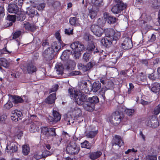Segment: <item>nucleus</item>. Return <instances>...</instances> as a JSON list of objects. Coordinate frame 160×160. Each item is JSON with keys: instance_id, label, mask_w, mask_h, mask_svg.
I'll use <instances>...</instances> for the list:
<instances>
[{"instance_id": "obj_1", "label": "nucleus", "mask_w": 160, "mask_h": 160, "mask_svg": "<svg viewBox=\"0 0 160 160\" xmlns=\"http://www.w3.org/2000/svg\"><path fill=\"white\" fill-rule=\"evenodd\" d=\"M68 93L70 97L72 98H73L75 102L78 105H82L87 100L86 95L81 91H76L74 89L69 88L68 89Z\"/></svg>"}, {"instance_id": "obj_2", "label": "nucleus", "mask_w": 160, "mask_h": 160, "mask_svg": "<svg viewBox=\"0 0 160 160\" xmlns=\"http://www.w3.org/2000/svg\"><path fill=\"white\" fill-rule=\"evenodd\" d=\"M70 47L72 50L73 54L76 59L79 58L81 55V52L85 49L83 45L78 41H75L71 44Z\"/></svg>"}, {"instance_id": "obj_3", "label": "nucleus", "mask_w": 160, "mask_h": 160, "mask_svg": "<svg viewBox=\"0 0 160 160\" xmlns=\"http://www.w3.org/2000/svg\"><path fill=\"white\" fill-rule=\"evenodd\" d=\"M104 32L106 37L110 38V39L114 41L118 40L120 38V32H115L113 29L107 28L105 29Z\"/></svg>"}, {"instance_id": "obj_4", "label": "nucleus", "mask_w": 160, "mask_h": 160, "mask_svg": "<svg viewBox=\"0 0 160 160\" xmlns=\"http://www.w3.org/2000/svg\"><path fill=\"white\" fill-rule=\"evenodd\" d=\"M122 117L121 113L118 111H116L108 118V120L114 125L117 126L121 122Z\"/></svg>"}, {"instance_id": "obj_5", "label": "nucleus", "mask_w": 160, "mask_h": 160, "mask_svg": "<svg viewBox=\"0 0 160 160\" xmlns=\"http://www.w3.org/2000/svg\"><path fill=\"white\" fill-rule=\"evenodd\" d=\"M116 5L112 8V11L114 14H118L126 8V5L122 0H114Z\"/></svg>"}, {"instance_id": "obj_6", "label": "nucleus", "mask_w": 160, "mask_h": 160, "mask_svg": "<svg viewBox=\"0 0 160 160\" xmlns=\"http://www.w3.org/2000/svg\"><path fill=\"white\" fill-rule=\"evenodd\" d=\"M56 135L55 128H54L44 127L41 128V135L45 138H49L51 136H55Z\"/></svg>"}, {"instance_id": "obj_7", "label": "nucleus", "mask_w": 160, "mask_h": 160, "mask_svg": "<svg viewBox=\"0 0 160 160\" xmlns=\"http://www.w3.org/2000/svg\"><path fill=\"white\" fill-rule=\"evenodd\" d=\"M80 150V148L74 142H71L68 145L66 151L70 155H73L78 154Z\"/></svg>"}, {"instance_id": "obj_8", "label": "nucleus", "mask_w": 160, "mask_h": 160, "mask_svg": "<svg viewBox=\"0 0 160 160\" xmlns=\"http://www.w3.org/2000/svg\"><path fill=\"white\" fill-rule=\"evenodd\" d=\"M23 72L24 73L32 74L37 70L36 67L32 63H27L23 65L22 68Z\"/></svg>"}, {"instance_id": "obj_9", "label": "nucleus", "mask_w": 160, "mask_h": 160, "mask_svg": "<svg viewBox=\"0 0 160 160\" xmlns=\"http://www.w3.org/2000/svg\"><path fill=\"white\" fill-rule=\"evenodd\" d=\"M52 114L53 117L49 116L48 118V122L51 124L58 122L60 120L61 118L60 114L56 111L53 110Z\"/></svg>"}, {"instance_id": "obj_10", "label": "nucleus", "mask_w": 160, "mask_h": 160, "mask_svg": "<svg viewBox=\"0 0 160 160\" xmlns=\"http://www.w3.org/2000/svg\"><path fill=\"white\" fill-rule=\"evenodd\" d=\"M91 30L95 35L98 37H101L103 32V30L102 28L95 25L91 26Z\"/></svg>"}, {"instance_id": "obj_11", "label": "nucleus", "mask_w": 160, "mask_h": 160, "mask_svg": "<svg viewBox=\"0 0 160 160\" xmlns=\"http://www.w3.org/2000/svg\"><path fill=\"white\" fill-rule=\"evenodd\" d=\"M54 53L52 49L48 48L44 51L43 55L46 60H50L53 58L54 56Z\"/></svg>"}, {"instance_id": "obj_12", "label": "nucleus", "mask_w": 160, "mask_h": 160, "mask_svg": "<svg viewBox=\"0 0 160 160\" xmlns=\"http://www.w3.org/2000/svg\"><path fill=\"white\" fill-rule=\"evenodd\" d=\"M10 143H8V145L6 148V150L8 152H16L18 150V144L14 142Z\"/></svg>"}, {"instance_id": "obj_13", "label": "nucleus", "mask_w": 160, "mask_h": 160, "mask_svg": "<svg viewBox=\"0 0 160 160\" xmlns=\"http://www.w3.org/2000/svg\"><path fill=\"white\" fill-rule=\"evenodd\" d=\"M122 48L125 50L130 49L132 46L131 39L129 38H125L122 44Z\"/></svg>"}, {"instance_id": "obj_14", "label": "nucleus", "mask_w": 160, "mask_h": 160, "mask_svg": "<svg viewBox=\"0 0 160 160\" xmlns=\"http://www.w3.org/2000/svg\"><path fill=\"white\" fill-rule=\"evenodd\" d=\"M93 64L91 62H89L86 65H84L81 63H78V67L80 70H82L84 72H86L93 67Z\"/></svg>"}, {"instance_id": "obj_15", "label": "nucleus", "mask_w": 160, "mask_h": 160, "mask_svg": "<svg viewBox=\"0 0 160 160\" xmlns=\"http://www.w3.org/2000/svg\"><path fill=\"white\" fill-rule=\"evenodd\" d=\"M8 7V11L10 13L17 14L19 12L17 5L15 3H11Z\"/></svg>"}, {"instance_id": "obj_16", "label": "nucleus", "mask_w": 160, "mask_h": 160, "mask_svg": "<svg viewBox=\"0 0 160 160\" xmlns=\"http://www.w3.org/2000/svg\"><path fill=\"white\" fill-rule=\"evenodd\" d=\"M104 19L107 21L108 23L111 24L115 23L116 21V18L113 16H109L107 12L103 14Z\"/></svg>"}, {"instance_id": "obj_17", "label": "nucleus", "mask_w": 160, "mask_h": 160, "mask_svg": "<svg viewBox=\"0 0 160 160\" xmlns=\"http://www.w3.org/2000/svg\"><path fill=\"white\" fill-rule=\"evenodd\" d=\"M95 48V46L94 43L92 42L89 43L87 47V50L88 51L91 52L92 54H99L100 51L97 48H96L95 50L93 51Z\"/></svg>"}, {"instance_id": "obj_18", "label": "nucleus", "mask_w": 160, "mask_h": 160, "mask_svg": "<svg viewBox=\"0 0 160 160\" xmlns=\"http://www.w3.org/2000/svg\"><path fill=\"white\" fill-rule=\"evenodd\" d=\"M99 11V8H95L94 7H92V9L89 10L88 16L91 19H94L97 16L98 12Z\"/></svg>"}, {"instance_id": "obj_19", "label": "nucleus", "mask_w": 160, "mask_h": 160, "mask_svg": "<svg viewBox=\"0 0 160 160\" xmlns=\"http://www.w3.org/2000/svg\"><path fill=\"white\" fill-rule=\"evenodd\" d=\"M123 144L124 142L121 137L119 136H116L115 138L112 142V146H114L118 145L120 147Z\"/></svg>"}, {"instance_id": "obj_20", "label": "nucleus", "mask_w": 160, "mask_h": 160, "mask_svg": "<svg viewBox=\"0 0 160 160\" xmlns=\"http://www.w3.org/2000/svg\"><path fill=\"white\" fill-rule=\"evenodd\" d=\"M101 43L106 47H109L112 43L115 44L116 41L106 38H103L101 40Z\"/></svg>"}, {"instance_id": "obj_21", "label": "nucleus", "mask_w": 160, "mask_h": 160, "mask_svg": "<svg viewBox=\"0 0 160 160\" xmlns=\"http://www.w3.org/2000/svg\"><path fill=\"white\" fill-rule=\"evenodd\" d=\"M26 13L31 17H34L35 15H39L37 11L35 10V8L33 7L28 8L27 10Z\"/></svg>"}, {"instance_id": "obj_22", "label": "nucleus", "mask_w": 160, "mask_h": 160, "mask_svg": "<svg viewBox=\"0 0 160 160\" xmlns=\"http://www.w3.org/2000/svg\"><path fill=\"white\" fill-rule=\"evenodd\" d=\"M61 41L55 42H53L52 45V48H50L52 49L53 52H58L61 48Z\"/></svg>"}, {"instance_id": "obj_23", "label": "nucleus", "mask_w": 160, "mask_h": 160, "mask_svg": "<svg viewBox=\"0 0 160 160\" xmlns=\"http://www.w3.org/2000/svg\"><path fill=\"white\" fill-rule=\"evenodd\" d=\"M82 105L84 109L87 111H92L94 108L93 104H91L87 100L85 101Z\"/></svg>"}, {"instance_id": "obj_24", "label": "nucleus", "mask_w": 160, "mask_h": 160, "mask_svg": "<svg viewBox=\"0 0 160 160\" xmlns=\"http://www.w3.org/2000/svg\"><path fill=\"white\" fill-rule=\"evenodd\" d=\"M101 87V84L98 82H95L91 85L90 91L96 92Z\"/></svg>"}, {"instance_id": "obj_25", "label": "nucleus", "mask_w": 160, "mask_h": 160, "mask_svg": "<svg viewBox=\"0 0 160 160\" xmlns=\"http://www.w3.org/2000/svg\"><path fill=\"white\" fill-rule=\"evenodd\" d=\"M71 52L69 50H65L61 56V59L63 61H67L69 59Z\"/></svg>"}, {"instance_id": "obj_26", "label": "nucleus", "mask_w": 160, "mask_h": 160, "mask_svg": "<svg viewBox=\"0 0 160 160\" xmlns=\"http://www.w3.org/2000/svg\"><path fill=\"white\" fill-rule=\"evenodd\" d=\"M122 55V53L119 52H116L113 55V58L110 59V62H112L113 64H115L117 61V60Z\"/></svg>"}, {"instance_id": "obj_27", "label": "nucleus", "mask_w": 160, "mask_h": 160, "mask_svg": "<svg viewBox=\"0 0 160 160\" xmlns=\"http://www.w3.org/2000/svg\"><path fill=\"white\" fill-rule=\"evenodd\" d=\"M56 98L55 93H53L50 94L45 100V102L48 104H52L54 102Z\"/></svg>"}, {"instance_id": "obj_28", "label": "nucleus", "mask_w": 160, "mask_h": 160, "mask_svg": "<svg viewBox=\"0 0 160 160\" xmlns=\"http://www.w3.org/2000/svg\"><path fill=\"white\" fill-rule=\"evenodd\" d=\"M89 158L92 160H94L99 158L102 154V152L100 151L92 152L89 154Z\"/></svg>"}, {"instance_id": "obj_29", "label": "nucleus", "mask_w": 160, "mask_h": 160, "mask_svg": "<svg viewBox=\"0 0 160 160\" xmlns=\"http://www.w3.org/2000/svg\"><path fill=\"white\" fill-rule=\"evenodd\" d=\"M39 123L38 122H33L29 128L30 131L34 133L38 131L39 130Z\"/></svg>"}, {"instance_id": "obj_30", "label": "nucleus", "mask_w": 160, "mask_h": 160, "mask_svg": "<svg viewBox=\"0 0 160 160\" xmlns=\"http://www.w3.org/2000/svg\"><path fill=\"white\" fill-rule=\"evenodd\" d=\"M22 27L26 30L33 31L35 29V26L34 25L30 24L29 22H25L22 24Z\"/></svg>"}, {"instance_id": "obj_31", "label": "nucleus", "mask_w": 160, "mask_h": 160, "mask_svg": "<svg viewBox=\"0 0 160 160\" xmlns=\"http://www.w3.org/2000/svg\"><path fill=\"white\" fill-rule=\"evenodd\" d=\"M152 91L154 92L157 93L159 92L160 90V84L157 82H155L152 84L151 88Z\"/></svg>"}, {"instance_id": "obj_32", "label": "nucleus", "mask_w": 160, "mask_h": 160, "mask_svg": "<svg viewBox=\"0 0 160 160\" xmlns=\"http://www.w3.org/2000/svg\"><path fill=\"white\" fill-rule=\"evenodd\" d=\"M87 100L95 106V104L99 102V99L97 96H94L92 97L89 98Z\"/></svg>"}, {"instance_id": "obj_33", "label": "nucleus", "mask_w": 160, "mask_h": 160, "mask_svg": "<svg viewBox=\"0 0 160 160\" xmlns=\"http://www.w3.org/2000/svg\"><path fill=\"white\" fill-rule=\"evenodd\" d=\"M103 0H92V4L94 5L93 7L98 8L103 5Z\"/></svg>"}, {"instance_id": "obj_34", "label": "nucleus", "mask_w": 160, "mask_h": 160, "mask_svg": "<svg viewBox=\"0 0 160 160\" xmlns=\"http://www.w3.org/2000/svg\"><path fill=\"white\" fill-rule=\"evenodd\" d=\"M69 22L72 25L77 26L80 25L78 20L76 17H71L70 18Z\"/></svg>"}, {"instance_id": "obj_35", "label": "nucleus", "mask_w": 160, "mask_h": 160, "mask_svg": "<svg viewBox=\"0 0 160 160\" xmlns=\"http://www.w3.org/2000/svg\"><path fill=\"white\" fill-rule=\"evenodd\" d=\"M98 133V131L96 130L94 131H90L87 133L86 135L87 137L90 138H93Z\"/></svg>"}, {"instance_id": "obj_36", "label": "nucleus", "mask_w": 160, "mask_h": 160, "mask_svg": "<svg viewBox=\"0 0 160 160\" xmlns=\"http://www.w3.org/2000/svg\"><path fill=\"white\" fill-rule=\"evenodd\" d=\"M0 65L5 68H7L9 66V63L5 58H0Z\"/></svg>"}, {"instance_id": "obj_37", "label": "nucleus", "mask_w": 160, "mask_h": 160, "mask_svg": "<svg viewBox=\"0 0 160 160\" xmlns=\"http://www.w3.org/2000/svg\"><path fill=\"white\" fill-rule=\"evenodd\" d=\"M67 61L68 66L67 68V69H72L75 66L76 63L73 61L68 59Z\"/></svg>"}, {"instance_id": "obj_38", "label": "nucleus", "mask_w": 160, "mask_h": 160, "mask_svg": "<svg viewBox=\"0 0 160 160\" xmlns=\"http://www.w3.org/2000/svg\"><path fill=\"white\" fill-rule=\"evenodd\" d=\"M22 152L25 155H28L30 152V148L28 145H25L22 146Z\"/></svg>"}, {"instance_id": "obj_39", "label": "nucleus", "mask_w": 160, "mask_h": 160, "mask_svg": "<svg viewBox=\"0 0 160 160\" xmlns=\"http://www.w3.org/2000/svg\"><path fill=\"white\" fill-rule=\"evenodd\" d=\"M48 3L49 5H51L53 7H57L59 6L60 3L58 1H54L53 0H48Z\"/></svg>"}, {"instance_id": "obj_40", "label": "nucleus", "mask_w": 160, "mask_h": 160, "mask_svg": "<svg viewBox=\"0 0 160 160\" xmlns=\"http://www.w3.org/2000/svg\"><path fill=\"white\" fill-rule=\"evenodd\" d=\"M81 147L82 148L90 149L91 147V144L87 141H85L81 143Z\"/></svg>"}, {"instance_id": "obj_41", "label": "nucleus", "mask_w": 160, "mask_h": 160, "mask_svg": "<svg viewBox=\"0 0 160 160\" xmlns=\"http://www.w3.org/2000/svg\"><path fill=\"white\" fill-rule=\"evenodd\" d=\"M152 123L151 124L152 127L156 128L159 125V122L158 119L156 118H154L152 119Z\"/></svg>"}, {"instance_id": "obj_42", "label": "nucleus", "mask_w": 160, "mask_h": 160, "mask_svg": "<svg viewBox=\"0 0 160 160\" xmlns=\"http://www.w3.org/2000/svg\"><path fill=\"white\" fill-rule=\"evenodd\" d=\"M7 19L9 21H11V22L10 24V26L12 25V22H14L16 21V16L13 15H8L7 18Z\"/></svg>"}, {"instance_id": "obj_43", "label": "nucleus", "mask_w": 160, "mask_h": 160, "mask_svg": "<svg viewBox=\"0 0 160 160\" xmlns=\"http://www.w3.org/2000/svg\"><path fill=\"white\" fill-rule=\"evenodd\" d=\"M12 98L15 103H21L23 101V99L20 97L18 96H13Z\"/></svg>"}, {"instance_id": "obj_44", "label": "nucleus", "mask_w": 160, "mask_h": 160, "mask_svg": "<svg viewBox=\"0 0 160 160\" xmlns=\"http://www.w3.org/2000/svg\"><path fill=\"white\" fill-rule=\"evenodd\" d=\"M125 112L127 115L131 116L133 114L135 111L133 109L127 108L125 109Z\"/></svg>"}, {"instance_id": "obj_45", "label": "nucleus", "mask_w": 160, "mask_h": 160, "mask_svg": "<svg viewBox=\"0 0 160 160\" xmlns=\"http://www.w3.org/2000/svg\"><path fill=\"white\" fill-rule=\"evenodd\" d=\"M18 14H17V19L18 20L22 21L24 20L25 18V15L22 13V12L20 13L19 14V13L18 12Z\"/></svg>"}, {"instance_id": "obj_46", "label": "nucleus", "mask_w": 160, "mask_h": 160, "mask_svg": "<svg viewBox=\"0 0 160 160\" xmlns=\"http://www.w3.org/2000/svg\"><path fill=\"white\" fill-rule=\"evenodd\" d=\"M152 7L157 8L160 6V0H153L152 1Z\"/></svg>"}, {"instance_id": "obj_47", "label": "nucleus", "mask_w": 160, "mask_h": 160, "mask_svg": "<svg viewBox=\"0 0 160 160\" xmlns=\"http://www.w3.org/2000/svg\"><path fill=\"white\" fill-rule=\"evenodd\" d=\"M106 21L105 19H104L102 18H99L97 20V23L99 25L103 26L105 25Z\"/></svg>"}, {"instance_id": "obj_48", "label": "nucleus", "mask_w": 160, "mask_h": 160, "mask_svg": "<svg viewBox=\"0 0 160 160\" xmlns=\"http://www.w3.org/2000/svg\"><path fill=\"white\" fill-rule=\"evenodd\" d=\"M154 114L158 115L160 113V103L154 108L153 111Z\"/></svg>"}, {"instance_id": "obj_49", "label": "nucleus", "mask_w": 160, "mask_h": 160, "mask_svg": "<svg viewBox=\"0 0 160 160\" xmlns=\"http://www.w3.org/2000/svg\"><path fill=\"white\" fill-rule=\"evenodd\" d=\"M13 106V104L12 102L8 101L7 103H6L4 106V108L7 109H9L11 108Z\"/></svg>"}, {"instance_id": "obj_50", "label": "nucleus", "mask_w": 160, "mask_h": 160, "mask_svg": "<svg viewBox=\"0 0 160 160\" xmlns=\"http://www.w3.org/2000/svg\"><path fill=\"white\" fill-rule=\"evenodd\" d=\"M72 111L76 116H79L81 114V109L78 108H74V110H72Z\"/></svg>"}, {"instance_id": "obj_51", "label": "nucleus", "mask_w": 160, "mask_h": 160, "mask_svg": "<svg viewBox=\"0 0 160 160\" xmlns=\"http://www.w3.org/2000/svg\"><path fill=\"white\" fill-rule=\"evenodd\" d=\"M34 158L36 160H39L42 158V152H39L36 153L34 155Z\"/></svg>"}, {"instance_id": "obj_52", "label": "nucleus", "mask_w": 160, "mask_h": 160, "mask_svg": "<svg viewBox=\"0 0 160 160\" xmlns=\"http://www.w3.org/2000/svg\"><path fill=\"white\" fill-rule=\"evenodd\" d=\"M42 154L43 158H45L52 154V153L49 151L47 150H44L43 152H42Z\"/></svg>"}, {"instance_id": "obj_53", "label": "nucleus", "mask_w": 160, "mask_h": 160, "mask_svg": "<svg viewBox=\"0 0 160 160\" xmlns=\"http://www.w3.org/2000/svg\"><path fill=\"white\" fill-rule=\"evenodd\" d=\"M45 3H41L37 6V8L39 11H42L45 7Z\"/></svg>"}, {"instance_id": "obj_54", "label": "nucleus", "mask_w": 160, "mask_h": 160, "mask_svg": "<svg viewBox=\"0 0 160 160\" xmlns=\"http://www.w3.org/2000/svg\"><path fill=\"white\" fill-rule=\"evenodd\" d=\"M18 117L16 114H15L13 111L12 112V115L11 116V119L17 122L18 121Z\"/></svg>"}, {"instance_id": "obj_55", "label": "nucleus", "mask_w": 160, "mask_h": 160, "mask_svg": "<svg viewBox=\"0 0 160 160\" xmlns=\"http://www.w3.org/2000/svg\"><path fill=\"white\" fill-rule=\"evenodd\" d=\"M90 58V55L89 53H85L83 55V58L86 62L89 61Z\"/></svg>"}, {"instance_id": "obj_56", "label": "nucleus", "mask_w": 160, "mask_h": 160, "mask_svg": "<svg viewBox=\"0 0 160 160\" xmlns=\"http://www.w3.org/2000/svg\"><path fill=\"white\" fill-rule=\"evenodd\" d=\"M73 28L72 27L71 28H69L68 29H65V33L68 35H69L70 34H72L73 31Z\"/></svg>"}, {"instance_id": "obj_57", "label": "nucleus", "mask_w": 160, "mask_h": 160, "mask_svg": "<svg viewBox=\"0 0 160 160\" xmlns=\"http://www.w3.org/2000/svg\"><path fill=\"white\" fill-rule=\"evenodd\" d=\"M63 68L62 66H59L56 70L58 74H62L63 72Z\"/></svg>"}, {"instance_id": "obj_58", "label": "nucleus", "mask_w": 160, "mask_h": 160, "mask_svg": "<svg viewBox=\"0 0 160 160\" xmlns=\"http://www.w3.org/2000/svg\"><path fill=\"white\" fill-rule=\"evenodd\" d=\"M4 15V9L3 6H0V17H2Z\"/></svg>"}, {"instance_id": "obj_59", "label": "nucleus", "mask_w": 160, "mask_h": 160, "mask_svg": "<svg viewBox=\"0 0 160 160\" xmlns=\"http://www.w3.org/2000/svg\"><path fill=\"white\" fill-rule=\"evenodd\" d=\"M23 0H14V2L16 4L21 6L23 4Z\"/></svg>"}, {"instance_id": "obj_60", "label": "nucleus", "mask_w": 160, "mask_h": 160, "mask_svg": "<svg viewBox=\"0 0 160 160\" xmlns=\"http://www.w3.org/2000/svg\"><path fill=\"white\" fill-rule=\"evenodd\" d=\"M21 34V31H18L14 33L13 35V38H18Z\"/></svg>"}, {"instance_id": "obj_61", "label": "nucleus", "mask_w": 160, "mask_h": 160, "mask_svg": "<svg viewBox=\"0 0 160 160\" xmlns=\"http://www.w3.org/2000/svg\"><path fill=\"white\" fill-rule=\"evenodd\" d=\"M137 150H135L134 148H132L130 149H128L127 151L125 152L126 154H128L129 153H134L137 152Z\"/></svg>"}, {"instance_id": "obj_62", "label": "nucleus", "mask_w": 160, "mask_h": 160, "mask_svg": "<svg viewBox=\"0 0 160 160\" xmlns=\"http://www.w3.org/2000/svg\"><path fill=\"white\" fill-rule=\"evenodd\" d=\"M58 84L55 85L53 88L50 89V92L51 93L52 92L56 91L58 89Z\"/></svg>"}, {"instance_id": "obj_63", "label": "nucleus", "mask_w": 160, "mask_h": 160, "mask_svg": "<svg viewBox=\"0 0 160 160\" xmlns=\"http://www.w3.org/2000/svg\"><path fill=\"white\" fill-rule=\"evenodd\" d=\"M105 89L104 88L102 89L99 92V94L102 96L104 98L105 97L104 94L105 93Z\"/></svg>"}, {"instance_id": "obj_64", "label": "nucleus", "mask_w": 160, "mask_h": 160, "mask_svg": "<svg viewBox=\"0 0 160 160\" xmlns=\"http://www.w3.org/2000/svg\"><path fill=\"white\" fill-rule=\"evenodd\" d=\"M149 78L152 80H155L156 79V77L155 76L154 74L153 73H152L148 76Z\"/></svg>"}]
</instances>
